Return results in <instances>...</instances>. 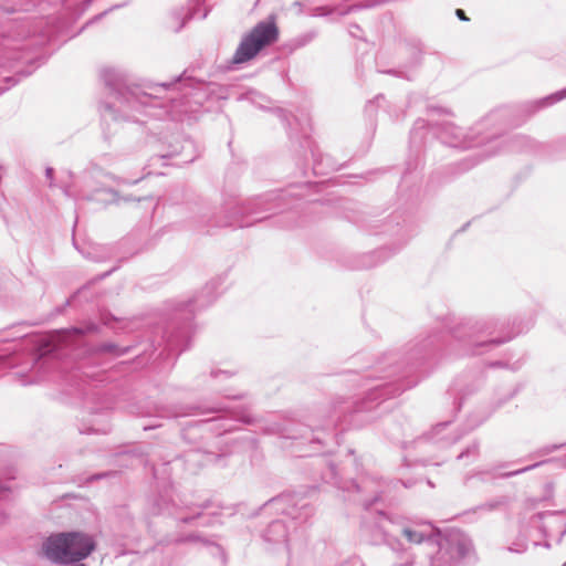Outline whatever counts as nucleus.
I'll return each mask as SVG.
<instances>
[{"mask_svg":"<svg viewBox=\"0 0 566 566\" xmlns=\"http://www.w3.org/2000/svg\"><path fill=\"white\" fill-rule=\"evenodd\" d=\"M566 98V87L562 91H558L549 96H546L537 102L538 107L551 106L562 99Z\"/></svg>","mask_w":566,"mask_h":566,"instance_id":"18","label":"nucleus"},{"mask_svg":"<svg viewBox=\"0 0 566 566\" xmlns=\"http://www.w3.org/2000/svg\"><path fill=\"white\" fill-rule=\"evenodd\" d=\"M95 199L103 203H117L119 201L118 192L113 189L98 190Z\"/></svg>","mask_w":566,"mask_h":566,"instance_id":"17","label":"nucleus"},{"mask_svg":"<svg viewBox=\"0 0 566 566\" xmlns=\"http://www.w3.org/2000/svg\"><path fill=\"white\" fill-rule=\"evenodd\" d=\"M261 202L259 200L249 201L247 203H235L230 209L234 210L233 216L230 218L229 221H227V224L229 226H238V227H247L250 226L251 222H243L239 221L237 216H253L259 213V206Z\"/></svg>","mask_w":566,"mask_h":566,"instance_id":"15","label":"nucleus"},{"mask_svg":"<svg viewBox=\"0 0 566 566\" xmlns=\"http://www.w3.org/2000/svg\"><path fill=\"white\" fill-rule=\"evenodd\" d=\"M262 219H263L262 217H260V218H259V217H256L254 220H255V221H260V220H262Z\"/></svg>","mask_w":566,"mask_h":566,"instance_id":"38","label":"nucleus"},{"mask_svg":"<svg viewBox=\"0 0 566 566\" xmlns=\"http://www.w3.org/2000/svg\"><path fill=\"white\" fill-rule=\"evenodd\" d=\"M95 548L92 536L81 532L59 533L42 544L44 556L52 563L70 565L86 558Z\"/></svg>","mask_w":566,"mask_h":566,"instance_id":"4","label":"nucleus"},{"mask_svg":"<svg viewBox=\"0 0 566 566\" xmlns=\"http://www.w3.org/2000/svg\"><path fill=\"white\" fill-rule=\"evenodd\" d=\"M448 426V423H439L436 428H434V432L436 434H439L446 427Z\"/></svg>","mask_w":566,"mask_h":566,"instance_id":"31","label":"nucleus"},{"mask_svg":"<svg viewBox=\"0 0 566 566\" xmlns=\"http://www.w3.org/2000/svg\"><path fill=\"white\" fill-rule=\"evenodd\" d=\"M8 490H9L8 486L0 484V493L4 492V491H8Z\"/></svg>","mask_w":566,"mask_h":566,"instance_id":"33","label":"nucleus"},{"mask_svg":"<svg viewBox=\"0 0 566 566\" xmlns=\"http://www.w3.org/2000/svg\"><path fill=\"white\" fill-rule=\"evenodd\" d=\"M562 447V444H548L541 449H538L532 457H544L547 455L556 450H558Z\"/></svg>","mask_w":566,"mask_h":566,"instance_id":"21","label":"nucleus"},{"mask_svg":"<svg viewBox=\"0 0 566 566\" xmlns=\"http://www.w3.org/2000/svg\"><path fill=\"white\" fill-rule=\"evenodd\" d=\"M129 347H119L114 343H105L99 346V352L111 353L115 356H123L128 353Z\"/></svg>","mask_w":566,"mask_h":566,"instance_id":"19","label":"nucleus"},{"mask_svg":"<svg viewBox=\"0 0 566 566\" xmlns=\"http://www.w3.org/2000/svg\"><path fill=\"white\" fill-rule=\"evenodd\" d=\"M101 319L105 326H108L111 328H115L112 324L113 322L123 323V326H120V328H126V324H125L126 321L124 318H118V317L112 315L111 313L102 312Z\"/></svg>","mask_w":566,"mask_h":566,"instance_id":"20","label":"nucleus"},{"mask_svg":"<svg viewBox=\"0 0 566 566\" xmlns=\"http://www.w3.org/2000/svg\"><path fill=\"white\" fill-rule=\"evenodd\" d=\"M286 523V518L273 521L263 534L264 539L270 543L285 544L289 548L291 533Z\"/></svg>","mask_w":566,"mask_h":566,"instance_id":"11","label":"nucleus"},{"mask_svg":"<svg viewBox=\"0 0 566 566\" xmlns=\"http://www.w3.org/2000/svg\"><path fill=\"white\" fill-rule=\"evenodd\" d=\"M200 516H201V513L197 512V513H195L191 516H182V517H180V521L184 522V523H190L193 520L199 518Z\"/></svg>","mask_w":566,"mask_h":566,"instance_id":"26","label":"nucleus"},{"mask_svg":"<svg viewBox=\"0 0 566 566\" xmlns=\"http://www.w3.org/2000/svg\"><path fill=\"white\" fill-rule=\"evenodd\" d=\"M475 454L476 453V446H473L472 448H468L464 452H461L459 455H458V459H462L469 454Z\"/></svg>","mask_w":566,"mask_h":566,"instance_id":"27","label":"nucleus"},{"mask_svg":"<svg viewBox=\"0 0 566 566\" xmlns=\"http://www.w3.org/2000/svg\"><path fill=\"white\" fill-rule=\"evenodd\" d=\"M537 517L539 520H547L542 526L543 533L546 536L554 535V528L558 532V539H560L566 534V522L564 517L557 512H543L538 513Z\"/></svg>","mask_w":566,"mask_h":566,"instance_id":"12","label":"nucleus"},{"mask_svg":"<svg viewBox=\"0 0 566 566\" xmlns=\"http://www.w3.org/2000/svg\"><path fill=\"white\" fill-rule=\"evenodd\" d=\"M473 132H474L475 134H480V133H481V129H480V128H479V126H478V127H475V128L473 129Z\"/></svg>","mask_w":566,"mask_h":566,"instance_id":"34","label":"nucleus"},{"mask_svg":"<svg viewBox=\"0 0 566 566\" xmlns=\"http://www.w3.org/2000/svg\"><path fill=\"white\" fill-rule=\"evenodd\" d=\"M353 28H354L355 30H357V31L359 30V27H358V25H353Z\"/></svg>","mask_w":566,"mask_h":566,"instance_id":"39","label":"nucleus"},{"mask_svg":"<svg viewBox=\"0 0 566 566\" xmlns=\"http://www.w3.org/2000/svg\"><path fill=\"white\" fill-rule=\"evenodd\" d=\"M563 566H566V562L563 564Z\"/></svg>","mask_w":566,"mask_h":566,"instance_id":"40","label":"nucleus"},{"mask_svg":"<svg viewBox=\"0 0 566 566\" xmlns=\"http://www.w3.org/2000/svg\"><path fill=\"white\" fill-rule=\"evenodd\" d=\"M18 81L19 80H17L14 76H3V78L0 80V93L15 85Z\"/></svg>","mask_w":566,"mask_h":566,"instance_id":"22","label":"nucleus"},{"mask_svg":"<svg viewBox=\"0 0 566 566\" xmlns=\"http://www.w3.org/2000/svg\"><path fill=\"white\" fill-rule=\"evenodd\" d=\"M102 78L113 99L103 105L102 116L105 119H136L134 112H143L157 104L151 93L144 92L137 86H129L125 74L115 67H105L102 71Z\"/></svg>","mask_w":566,"mask_h":566,"instance_id":"1","label":"nucleus"},{"mask_svg":"<svg viewBox=\"0 0 566 566\" xmlns=\"http://www.w3.org/2000/svg\"><path fill=\"white\" fill-rule=\"evenodd\" d=\"M30 33L27 23H11L0 35V67L17 69L15 75L28 76L34 69L25 71L18 69V63L22 60L25 63L32 62L33 56L25 52L24 41Z\"/></svg>","mask_w":566,"mask_h":566,"instance_id":"5","label":"nucleus"},{"mask_svg":"<svg viewBox=\"0 0 566 566\" xmlns=\"http://www.w3.org/2000/svg\"><path fill=\"white\" fill-rule=\"evenodd\" d=\"M188 541H201L198 536L191 535L187 538Z\"/></svg>","mask_w":566,"mask_h":566,"instance_id":"32","label":"nucleus"},{"mask_svg":"<svg viewBox=\"0 0 566 566\" xmlns=\"http://www.w3.org/2000/svg\"><path fill=\"white\" fill-rule=\"evenodd\" d=\"M543 463H544V461H541V462L534 463L532 465H527L525 468H522V469H518V470H515V471H512V472L504 473L502 476L509 478V476L517 475V474L527 472V471H530V470H532L534 468H537V467H539Z\"/></svg>","mask_w":566,"mask_h":566,"instance_id":"23","label":"nucleus"},{"mask_svg":"<svg viewBox=\"0 0 566 566\" xmlns=\"http://www.w3.org/2000/svg\"><path fill=\"white\" fill-rule=\"evenodd\" d=\"M265 505L281 512L294 525L305 523L313 513L312 507L306 503L298 504L293 495H280L270 500ZM293 530L295 531L296 526Z\"/></svg>","mask_w":566,"mask_h":566,"instance_id":"9","label":"nucleus"},{"mask_svg":"<svg viewBox=\"0 0 566 566\" xmlns=\"http://www.w3.org/2000/svg\"><path fill=\"white\" fill-rule=\"evenodd\" d=\"M99 327L94 322L87 321L84 322L81 326H75L69 329H63L59 333L60 342L63 344H69L73 342L74 339H77L82 336L88 335V334H95L98 333Z\"/></svg>","mask_w":566,"mask_h":566,"instance_id":"14","label":"nucleus"},{"mask_svg":"<svg viewBox=\"0 0 566 566\" xmlns=\"http://www.w3.org/2000/svg\"><path fill=\"white\" fill-rule=\"evenodd\" d=\"M495 328V324L493 322H484L478 324L474 327V332L470 335V343H472L476 348L472 352L473 354H482L483 350L480 347H486L490 345H500L506 342L509 338H490L480 340L476 337L479 333H488V335L493 334V329Z\"/></svg>","mask_w":566,"mask_h":566,"instance_id":"10","label":"nucleus"},{"mask_svg":"<svg viewBox=\"0 0 566 566\" xmlns=\"http://www.w3.org/2000/svg\"><path fill=\"white\" fill-rule=\"evenodd\" d=\"M279 30L273 21L259 22L248 34L243 35L231 63L243 64L254 59L265 46L277 40Z\"/></svg>","mask_w":566,"mask_h":566,"instance_id":"7","label":"nucleus"},{"mask_svg":"<svg viewBox=\"0 0 566 566\" xmlns=\"http://www.w3.org/2000/svg\"><path fill=\"white\" fill-rule=\"evenodd\" d=\"M4 363V357L0 355V365Z\"/></svg>","mask_w":566,"mask_h":566,"instance_id":"35","label":"nucleus"},{"mask_svg":"<svg viewBox=\"0 0 566 566\" xmlns=\"http://www.w3.org/2000/svg\"><path fill=\"white\" fill-rule=\"evenodd\" d=\"M455 14L462 21H468L469 20L462 9H457Z\"/></svg>","mask_w":566,"mask_h":566,"instance_id":"29","label":"nucleus"},{"mask_svg":"<svg viewBox=\"0 0 566 566\" xmlns=\"http://www.w3.org/2000/svg\"><path fill=\"white\" fill-rule=\"evenodd\" d=\"M429 134L439 138L443 144L459 148L480 146L485 139L475 140V136H469L461 127H458L452 123H442L437 126H429L424 119H418L415 122L411 129L410 142L415 146H420Z\"/></svg>","mask_w":566,"mask_h":566,"instance_id":"6","label":"nucleus"},{"mask_svg":"<svg viewBox=\"0 0 566 566\" xmlns=\"http://www.w3.org/2000/svg\"><path fill=\"white\" fill-rule=\"evenodd\" d=\"M172 85H174L172 83H169V84H168V83H161V84H158V85L154 86V87H153V90H154L155 92H157V91H158V88L167 90L168 87H170V86H172Z\"/></svg>","mask_w":566,"mask_h":566,"instance_id":"30","label":"nucleus"},{"mask_svg":"<svg viewBox=\"0 0 566 566\" xmlns=\"http://www.w3.org/2000/svg\"><path fill=\"white\" fill-rule=\"evenodd\" d=\"M219 280H212L205 285V287L197 294L188 304L187 307L202 308L210 305L217 298V287ZM192 312V310H190Z\"/></svg>","mask_w":566,"mask_h":566,"instance_id":"13","label":"nucleus"},{"mask_svg":"<svg viewBox=\"0 0 566 566\" xmlns=\"http://www.w3.org/2000/svg\"><path fill=\"white\" fill-rule=\"evenodd\" d=\"M379 527L386 544L395 555V566H415L418 553L423 554V542L430 535L424 524L394 522L381 515Z\"/></svg>","mask_w":566,"mask_h":566,"instance_id":"2","label":"nucleus"},{"mask_svg":"<svg viewBox=\"0 0 566 566\" xmlns=\"http://www.w3.org/2000/svg\"><path fill=\"white\" fill-rule=\"evenodd\" d=\"M53 172H54L53 168H50V167L46 168V170H45V176L50 180V187L53 186V182H52V180H53Z\"/></svg>","mask_w":566,"mask_h":566,"instance_id":"28","label":"nucleus"},{"mask_svg":"<svg viewBox=\"0 0 566 566\" xmlns=\"http://www.w3.org/2000/svg\"><path fill=\"white\" fill-rule=\"evenodd\" d=\"M340 488L348 493V500L367 507L379 500L385 490V482L373 476H363L359 482L350 481Z\"/></svg>","mask_w":566,"mask_h":566,"instance_id":"8","label":"nucleus"},{"mask_svg":"<svg viewBox=\"0 0 566 566\" xmlns=\"http://www.w3.org/2000/svg\"><path fill=\"white\" fill-rule=\"evenodd\" d=\"M526 549H527V544L525 542L514 543L512 546L509 547L510 552L518 553V554L524 553Z\"/></svg>","mask_w":566,"mask_h":566,"instance_id":"24","label":"nucleus"},{"mask_svg":"<svg viewBox=\"0 0 566 566\" xmlns=\"http://www.w3.org/2000/svg\"><path fill=\"white\" fill-rule=\"evenodd\" d=\"M231 375H232V373H230L228 370L218 369V370H212L211 371V376L213 378L221 377L222 379H228Z\"/></svg>","mask_w":566,"mask_h":566,"instance_id":"25","label":"nucleus"},{"mask_svg":"<svg viewBox=\"0 0 566 566\" xmlns=\"http://www.w3.org/2000/svg\"><path fill=\"white\" fill-rule=\"evenodd\" d=\"M350 33H352V35H356L357 30H354V31L352 30Z\"/></svg>","mask_w":566,"mask_h":566,"instance_id":"37","label":"nucleus"},{"mask_svg":"<svg viewBox=\"0 0 566 566\" xmlns=\"http://www.w3.org/2000/svg\"><path fill=\"white\" fill-rule=\"evenodd\" d=\"M350 33H352V35H356L357 30H354V31L352 30Z\"/></svg>","mask_w":566,"mask_h":566,"instance_id":"36","label":"nucleus"},{"mask_svg":"<svg viewBox=\"0 0 566 566\" xmlns=\"http://www.w3.org/2000/svg\"><path fill=\"white\" fill-rule=\"evenodd\" d=\"M430 535L423 542L424 566H464L463 560L472 552L471 539L460 532L442 535L431 524H424Z\"/></svg>","mask_w":566,"mask_h":566,"instance_id":"3","label":"nucleus"},{"mask_svg":"<svg viewBox=\"0 0 566 566\" xmlns=\"http://www.w3.org/2000/svg\"><path fill=\"white\" fill-rule=\"evenodd\" d=\"M415 385V382H408L403 388L396 384H386L381 386H377L373 388L369 394V399H378V398H389L396 395H399L406 388H410Z\"/></svg>","mask_w":566,"mask_h":566,"instance_id":"16","label":"nucleus"}]
</instances>
